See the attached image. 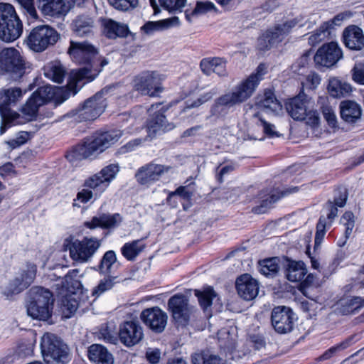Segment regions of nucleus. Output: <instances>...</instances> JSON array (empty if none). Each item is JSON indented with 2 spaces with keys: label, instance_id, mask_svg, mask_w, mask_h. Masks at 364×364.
<instances>
[{
  "label": "nucleus",
  "instance_id": "obj_1",
  "mask_svg": "<svg viewBox=\"0 0 364 364\" xmlns=\"http://www.w3.org/2000/svg\"><path fill=\"white\" fill-rule=\"evenodd\" d=\"M53 87L48 85L40 87L26 101L21 108L24 120L21 119L19 114L11 112L8 107L16 104L23 96L21 89L10 87L0 92V113L1 115V126L0 132L3 134L6 128L12 125L23 124L26 121L36 119L38 108L50 101L53 97Z\"/></svg>",
  "mask_w": 364,
  "mask_h": 364
},
{
  "label": "nucleus",
  "instance_id": "obj_2",
  "mask_svg": "<svg viewBox=\"0 0 364 364\" xmlns=\"http://www.w3.org/2000/svg\"><path fill=\"white\" fill-rule=\"evenodd\" d=\"M73 61L85 66L73 73L72 80L78 83L83 80L86 82L93 80L100 73L95 59L97 49L87 41L75 42L71 41L68 51Z\"/></svg>",
  "mask_w": 364,
  "mask_h": 364
},
{
  "label": "nucleus",
  "instance_id": "obj_3",
  "mask_svg": "<svg viewBox=\"0 0 364 364\" xmlns=\"http://www.w3.org/2000/svg\"><path fill=\"white\" fill-rule=\"evenodd\" d=\"M122 136L119 130L95 133L85 139L82 144L76 146L73 151L68 154L67 158L71 162L95 157L112 144H115Z\"/></svg>",
  "mask_w": 364,
  "mask_h": 364
},
{
  "label": "nucleus",
  "instance_id": "obj_4",
  "mask_svg": "<svg viewBox=\"0 0 364 364\" xmlns=\"http://www.w3.org/2000/svg\"><path fill=\"white\" fill-rule=\"evenodd\" d=\"M266 66L260 64L255 73L237 85L234 90L218 97L214 109L231 108L247 100L255 92L262 76L266 73Z\"/></svg>",
  "mask_w": 364,
  "mask_h": 364
},
{
  "label": "nucleus",
  "instance_id": "obj_5",
  "mask_svg": "<svg viewBox=\"0 0 364 364\" xmlns=\"http://www.w3.org/2000/svg\"><path fill=\"white\" fill-rule=\"evenodd\" d=\"M285 109L294 120H306L308 125L315 127L319 123V114L314 108V103L306 95L299 94L288 100L285 103Z\"/></svg>",
  "mask_w": 364,
  "mask_h": 364
},
{
  "label": "nucleus",
  "instance_id": "obj_6",
  "mask_svg": "<svg viewBox=\"0 0 364 364\" xmlns=\"http://www.w3.org/2000/svg\"><path fill=\"white\" fill-rule=\"evenodd\" d=\"M23 32V24L14 7L8 3H0V38L5 42H12L18 38Z\"/></svg>",
  "mask_w": 364,
  "mask_h": 364
},
{
  "label": "nucleus",
  "instance_id": "obj_7",
  "mask_svg": "<svg viewBox=\"0 0 364 364\" xmlns=\"http://www.w3.org/2000/svg\"><path fill=\"white\" fill-rule=\"evenodd\" d=\"M41 353L44 361L53 364H63L68 360V348L60 338L46 333L41 341Z\"/></svg>",
  "mask_w": 364,
  "mask_h": 364
},
{
  "label": "nucleus",
  "instance_id": "obj_8",
  "mask_svg": "<svg viewBox=\"0 0 364 364\" xmlns=\"http://www.w3.org/2000/svg\"><path fill=\"white\" fill-rule=\"evenodd\" d=\"M0 70L14 80L24 75L25 60L17 49L5 48L0 50Z\"/></svg>",
  "mask_w": 364,
  "mask_h": 364
},
{
  "label": "nucleus",
  "instance_id": "obj_9",
  "mask_svg": "<svg viewBox=\"0 0 364 364\" xmlns=\"http://www.w3.org/2000/svg\"><path fill=\"white\" fill-rule=\"evenodd\" d=\"M101 246V241L94 237H84L82 240L71 239L68 243L70 258L78 263L89 262Z\"/></svg>",
  "mask_w": 364,
  "mask_h": 364
},
{
  "label": "nucleus",
  "instance_id": "obj_10",
  "mask_svg": "<svg viewBox=\"0 0 364 364\" xmlns=\"http://www.w3.org/2000/svg\"><path fill=\"white\" fill-rule=\"evenodd\" d=\"M58 33L47 25L33 28L26 39L30 49L35 52H42L48 46L54 45L58 40Z\"/></svg>",
  "mask_w": 364,
  "mask_h": 364
},
{
  "label": "nucleus",
  "instance_id": "obj_11",
  "mask_svg": "<svg viewBox=\"0 0 364 364\" xmlns=\"http://www.w3.org/2000/svg\"><path fill=\"white\" fill-rule=\"evenodd\" d=\"M163 80V75L158 72L145 70L134 77L133 86L135 90L143 95L155 97L163 90L161 86Z\"/></svg>",
  "mask_w": 364,
  "mask_h": 364
},
{
  "label": "nucleus",
  "instance_id": "obj_12",
  "mask_svg": "<svg viewBox=\"0 0 364 364\" xmlns=\"http://www.w3.org/2000/svg\"><path fill=\"white\" fill-rule=\"evenodd\" d=\"M188 302V298L183 294H176L168 300V310L175 322L179 325H187L194 311V307Z\"/></svg>",
  "mask_w": 364,
  "mask_h": 364
},
{
  "label": "nucleus",
  "instance_id": "obj_13",
  "mask_svg": "<svg viewBox=\"0 0 364 364\" xmlns=\"http://www.w3.org/2000/svg\"><path fill=\"white\" fill-rule=\"evenodd\" d=\"M166 111V109L161 107V103L152 105L148 109L149 117L146 122V129L148 136L151 139L154 138L157 134L173 129V124L168 123L166 120L164 115Z\"/></svg>",
  "mask_w": 364,
  "mask_h": 364
},
{
  "label": "nucleus",
  "instance_id": "obj_14",
  "mask_svg": "<svg viewBox=\"0 0 364 364\" xmlns=\"http://www.w3.org/2000/svg\"><path fill=\"white\" fill-rule=\"evenodd\" d=\"M119 172L117 164H109L103 168L100 172L87 178L84 186L95 191V195L100 196L109 186L111 181Z\"/></svg>",
  "mask_w": 364,
  "mask_h": 364
},
{
  "label": "nucleus",
  "instance_id": "obj_15",
  "mask_svg": "<svg viewBox=\"0 0 364 364\" xmlns=\"http://www.w3.org/2000/svg\"><path fill=\"white\" fill-rule=\"evenodd\" d=\"M85 0H37L39 10L45 16L59 18L65 16L75 4L78 6Z\"/></svg>",
  "mask_w": 364,
  "mask_h": 364
},
{
  "label": "nucleus",
  "instance_id": "obj_16",
  "mask_svg": "<svg viewBox=\"0 0 364 364\" xmlns=\"http://www.w3.org/2000/svg\"><path fill=\"white\" fill-rule=\"evenodd\" d=\"M139 317L143 323L155 333H161L167 326L168 315L158 306L144 309Z\"/></svg>",
  "mask_w": 364,
  "mask_h": 364
},
{
  "label": "nucleus",
  "instance_id": "obj_17",
  "mask_svg": "<svg viewBox=\"0 0 364 364\" xmlns=\"http://www.w3.org/2000/svg\"><path fill=\"white\" fill-rule=\"evenodd\" d=\"M36 266L28 264L26 269L23 270L9 282L3 294L9 297L21 293L31 284L36 277Z\"/></svg>",
  "mask_w": 364,
  "mask_h": 364
},
{
  "label": "nucleus",
  "instance_id": "obj_18",
  "mask_svg": "<svg viewBox=\"0 0 364 364\" xmlns=\"http://www.w3.org/2000/svg\"><path fill=\"white\" fill-rule=\"evenodd\" d=\"M271 321L277 333H287L291 331L294 327V313L290 308L284 306L274 307L272 311Z\"/></svg>",
  "mask_w": 364,
  "mask_h": 364
},
{
  "label": "nucleus",
  "instance_id": "obj_19",
  "mask_svg": "<svg viewBox=\"0 0 364 364\" xmlns=\"http://www.w3.org/2000/svg\"><path fill=\"white\" fill-rule=\"evenodd\" d=\"M119 339L127 347H132L144 338V329L137 321L123 322L119 329Z\"/></svg>",
  "mask_w": 364,
  "mask_h": 364
},
{
  "label": "nucleus",
  "instance_id": "obj_20",
  "mask_svg": "<svg viewBox=\"0 0 364 364\" xmlns=\"http://www.w3.org/2000/svg\"><path fill=\"white\" fill-rule=\"evenodd\" d=\"M106 106L102 92H98L87 99L78 109V117L80 120H94L105 111Z\"/></svg>",
  "mask_w": 364,
  "mask_h": 364
},
{
  "label": "nucleus",
  "instance_id": "obj_21",
  "mask_svg": "<svg viewBox=\"0 0 364 364\" xmlns=\"http://www.w3.org/2000/svg\"><path fill=\"white\" fill-rule=\"evenodd\" d=\"M235 288L240 298L245 301H252L258 295L259 283L251 274L245 273L237 277Z\"/></svg>",
  "mask_w": 364,
  "mask_h": 364
},
{
  "label": "nucleus",
  "instance_id": "obj_22",
  "mask_svg": "<svg viewBox=\"0 0 364 364\" xmlns=\"http://www.w3.org/2000/svg\"><path fill=\"white\" fill-rule=\"evenodd\" d=\"M343 57V53L336 42L324 44L316 52L314 61L324 67H331Z\"/></svg>",
  "mask_w": 364,
  "mask_h": 364
},
{
  "label": "nucleus",
  "instance_id": "obj_23",
  "mask_svg": "<svg viewBox=\"0 0 364 364\" xmlns=\"http://www.w3.org/2000/svg\"><path fill=\"white\" fill-rule=\"evenodd\" d=\"M170 166L161 164L149 163L141 166L136 173V181L141 185H149L159 179L164 173L168 171Z\"/></svg>",
  "mask_w": 364,
  "mask_h": 364
},
{
  "label": "nucleus",
  "instance_id": "obj_24",
  "mask_svg": "<svg viewBox=\"0 0 364 364\" xmlns=\"http://www.w3.org/2000/svg\"><path fill=\"white\" fill-rule=\"evenodd\" d=\"M343 41L345 46L350 50H361L364 48L363 31L355 25L349 26L344 29Z\"/></svg>",
  "mask_w": 364,
  "mask_h": 364
},
{
  "label": "nucleus",
  "instance_id": "obj_25",
  "mask_svg": "<svg viewBox=\"0 0 364 364\" xmlns=\"http://www.w3.org/2000/svg\"><path fill=\"white\" fill-rule=\"evenodd\" d=\"M255 107L261 112L274 114L279 112L282 107L274 92L270 90H266L262 95L257 97Z\"/></svg>",
  "mask_w": 364,
  "mask_h": 364
},
{
  "label": "nucleus",
  "instance_id": "obj_26",
  "mask_svg": "<svg viewBox=\"0 0 364 364\" xmlns=\"http://www.w3.org/2000/svg\"><path fill=\"white\" fill-rule=\"evenodd\" d=\"M299 21L297 18L289 19L281 24L276 25L272 29L267 31V37L272 44L277 45L282 42L291 31Z\"/></svg>",
  "mask_w": 364,
  "mask_h": 364
},
{
  "label": "nucleus",
  "instance_id": "obj_27",
  "mask_svg": "<svg viewBox=\"0 0 364 364\" xmlns=\"http://www.w3.org/2000/svg\"><path fill=\"white\" fill-rule=\"evenodd\" d=\"M327 208L328 209V213L327 214V219L329 220L328 223L326 222V218L324 217H321L319 218L318 223L316 225V232L315 235V242H314V248L317 249L323 240L325 233H326V227L330 226L333 220L336 217L338 213L337 206L333 204L332 202L329 201L327 203Z\"/></svg>",
  "mask_w": 364,
  "mask_h": 364
},
{
  "label": "nucleus",
  "instance_id": "obj_28",
  "mask_svg": "<svg viewBox=\"0 0 364 364\" xmlns=\"http://www.w3.org/2000/svg\"><path fill=\"white\" fill-rule=\"evenodd\" d=\"M284 268L287 279L291 282L301 281L307 273L306 267L302 261H294L287 258Z\"/></svg>",
  "mask_w": 364,
  "mask_h": 364
},
{
  "label": "nucleus",
  "instance_id": "obj_29",
  "mask_svg": "<svg viewBox=\"0 0 364 364\" xmlns=\"http://www.w3.org/2000/svg\"><path fill=\"white\" fill-rule=\"evenodd\" d=\"M87 356L95 364H114L112 355L100 344L91 345L87 350Z\"/></svg>",
  "mask_w": 364,
  "mask_h": 364
},
{
  "label": "nucleus",
  "instance_id": "obj_30",
  "mask_svg": "<svg viewBox=\"0 0 364 364\" xmlns=\"http://www.w3.org/2000/svg\"><path fill=\"white\" fill-rule=\"evenodd\" d=\"M297 191L296 187L287 189L279 196L272 192L263 191L259 193V198L262 199L261 204L253 208L252 211L256 214H263L267 211L272 204L277 201L281 196L289 194Z\"/></svg>",
  "mask_w": 364,
  "mask_h": 364
},
{
  "label": "nucleus",
  "instance_id": "obj_31",
  "mask_svg": "<svg viewBox=\"0 0 364 364\" xmlns=\"http://www.w3.org/2000/svg\"><path fill=\"white\" fill-rule=\"evenodd\" d=\"M364 307V298L361 296H348L340 300L338 310L342 315H350L358 312Z\"/></svg>",
  "mask_w": 364,
  "mask_h": 364
},
{
  "label": "nucleus",
  "instance_id": "obj_32",
  "mask_svg": "<svg viewBox=\"0 0 364 364\" xmlns=\"http://www.w3.org/2000/svg\"><path fill=\"white\" fill-rule=\"evenodd\" d=\"M53 294L48 289L41 287H32L27 294V304H40L41 305L53 304Z\"/></svg>",
  "mask_w": 364,
  "mask_h": 364
},
{
  "label": "nucleus",
  "instance_id": "obj_33",
  "mask_svg": "<svg viewBox=\"0 0 364 364\" xmlns=\"http://www.w3.org/2000/svg\"><path fill=\"white\" fill-rule=\"evenodd\" d=\"M121 221L122 217L118 213L114 215L102 214L99 217H93L91 221L86 222L85 226L90 229L97 227L111 228L119 225Z\"/></svg>",
  "mask_w": 364,
  "mask_h": 364
},
{
  "label": "nucleus",
  "instance_id": "obj_34",
  "mask_svg": "<svg viewBox=\"0 0 364 364\" xmlns=\"http://www.w3.org/2000/svg\"><path fill=\"white\" fill-rule=\"evenodd\" d=\"M341 116L346 122L353 123L361 116L360 106L353 101H343L341 103Z\"/></svg>",
  "mask_w": 364,
  "mask_h": 364
},
{
  "label": "nucleus",
  "instance_id": "obj_35",
  "mask_svg": "<svg viewBox=\"0 0 364 364\" xmlns=\"http://www.w3.org/2000/svg\"><path fill=\"white\" fill-rule=\"evenodd\" d=\"M328 91L332 97L341 98L348 95L352 92V86L334 77L329 79Z\"/></svg>",
  "mask_w": 364,
  "mask_h": 364
},
{
  "label": "nucleus",
  "instance_id": "obj_36",
  "mask_svg": "<svg viewBox=\"0 0 364 364\" xmlns=\"http://www.w3.org/2000/svg\"><path fill=\"white\" fill-rule=\"evenodd\" d=\"M94 21L88 16H77L72 23V29L77 36H88L92 31Z\"/></svg>",
  "mask_w": 364,
  "mask_h": 364
},
{
  "label": "nucleus",
  "instance_id": "obj_37",
  "mask_svg": "<svg viewBox=\"0 0 364 364\" xmlns=\"http://www.w3.org/2000/svg\"><path fill=\"white\" fill-rule=\"evenodd\" d=\"M104 27L105 35L109 38L125 37L128 33V28L126 25L112 19L105 20Z\"/></svg>",
  "mask_w": 364,
  "mask_h": 364
},
{
  "label": "nucleus",
  "instance_id": "obj_38",
  "mask_svg": "<svg viewBox=\"0 0 364 364\" xmlns=\"http://www.w3.org/2000/svg\"><path fill=\"white\" fill-rule=\"evenodd\" d=\"M178 23V19L176 17L158 21H149L146 23L141 29L144 33L151 35L156 31L168 29L174 23L177 24Z\"/></svg>",
  "mask_w": 364,
  "mask_h": 364
},
{
  "label": "nucleus",
  "instance_id": "obj_39",
  "mask_svg": "<svg viewBox=\"0 0 364 364\" xmlns=\"http://www.w3.org/2000/svg\"><path fill=\"white\" fill-rule=\"evenodd\" d=\"M145 244L142 240H136L125 243L121 248L122 255L129 261H134L144 250Z\"/></svg>",
  "mask_w": 364,
  "mask_h": 364
},
{
  "label": "nucleus",
  "instance_id": "obj_40",
  "mask_svg": "<svg viewBox=\"0 0 364 364\" xmlns=\"http://www.w3.org/2000/svg\"><path fill=\"white\" fill-rule=\"evenodd\" d=\"M206 314L209 311L211 314L218 313L223 310V305L220 301L218 294L214 291L213 287H206ZM212 314L209 316V318Z\"/></svg>",
  "mask_w": 364,
  "mask_h": 364
},
{
  "label": "nucleus",
  "instance_id": "obj_41",
  "mask_svg": "<svg viewBox=\"0 0 364 364\" xmlns=\"http://www.w3.org/2000/svg\"><path fill=\"white\" fill-rule=\"evenodd\" d=\"M211 73H215L220 77L226 76V61L218 57L206 58V75Z\"/></svg>",
  "mask_w": 364,
  "mask_h": 364
},
{
  "label": "nucleus",
  "instance_id": "obj_42",
  "mask_svg": "<svg viewBox=\"0 0 364 364\" xmlns=\"http://www.w3.org/2000/svg\"><path fill=\"white\" fill-rule=\"evenodd\" d=\"M78 295L75 293L64 296L61 300V309L64 316L70 318L79 307Z\"/></svg>",
  "mask_w": 364,
  "mask_h": 364
},
{
  "label": "nucleus",
  "instance_id": "obj_43",
  "mask_svg": "<svg viewBox=\"0 0 364 364\" xmlns=\"http://www.w3.org/2000/svg\"><path fill=\"white\" fill-rule=\"evenodd\" d=\"M279 259L278 257H272L263 259L259 262V272L266 277H274L279 272Z\"/></svg>",
  "mask_w": 364,
  "mask_h": 364
},
{
  "label": "nucleus",
  "instance_id": "obj_44",
  "mask_svg": "<svg viewBox=\"0 0 364 364\" xmlns=\"http://www.w3.org/2000/svg\"><path fill=\"white\" fill-rule=\"evenodd\" d=\"M28 315L33 318L46 321L50 316L49 305H41L40 304H27Z\"/></svg>",
  "mask_w": 364,
  "mask_h": 364
},
{
  "label": "nucleus",
  "instance_id": "obj_45",
  "mask_svg": "<svg viewBox=\"0 0 364 364\" xmlns=\"http://www.w3.org/2000/svg\"><path fill=\"white\" fill-rule=\"evenodd\" d=\"M44 75L53 82L61 83L65 77V70L59 63H52L45 68Z\"/></svg>",
  "mask_w": 364,
  "mask_h": 364
},
{
  "label": "nucleus",
  "instance_id": "obj_46",
  "mask_svg": "<svg viewBox=\"0 0 364 364\" xmlns=\"http://www.w3.org/2000/svg\"><path fill=\"white\" fill-rule=\"evenodd\" d=\"M116 262L117 256L115 252L113 250L107 251L101 259L98 266V271L100 274H111L112 267Z\"/></svg>",
  "mask_w": 364,
  "mask_h": 364
},
{
  "label": "nucleus",
  "instance_id": "obj_47",
  "mask_svg": "<svg viewBox=\"0 0 364 364\" xmlns=\"http://www.w3.org/2000/svg\"><path fill=\"white\" fill-rule=\"evenodd\" d=\"M215 331H217L218 342L221 348L228 350L235 348V341L228 330L215 328Z\"/></svg>",
  "mask_w": 364,
  "mask_h": 364
},
{
  "label": "nucleus",
  "instance_id": "obj_48",
  "mask_svg": "<svg viewBox=\"0 0 364 364\" xmlns=\"http://www.w3.org/2000/svg\"><path fill=\"white\" fill-rule=\"evenodd\" d=\"M330 24L328 22L323 23L310 37L309 41L311 43H318L326 38L331 34Z\"/></svg>",
  "mask_w": 364,
  "mask_h": 364
},
{
  "label": "nucleus",
  "instance_id": "obj_49",
  "mask_svg": "<svg viewBox=\"0 0 364 364\" xmlns=\"http://www.w3.org/2000/svg\"><path fill=\"white\" fill-rule=\"evenodd\" d=\"M99 338L110 343H116L117 338L114 331V326L110 323H104L99 331Z\"/></svg>",
  "mask_w": 364,
  "mask_h": 364
},
{
  "label": "nucleus",
  "instance_id": "obj_50",
  "mask_svg": "<svg viewBox=\"0 0 364 364\" xmlns=\"http://www.w3.org/2000/svg\"><path fill=\"white\" fill-rule=\"evenodd\" d=\"M114 277H107L99 282L92 291V295L98 297L107 291L112 289L114 285Z\"/></svg>",
  "mask_w": 364,
  "mask_h": 364
},
{
  "label": "nucleus",
  "instance_id": "obj_51",
  "mask_svg": "<svg viewBox=\"0 0 364 364\" xmlns=\"http://www.w3.org/2000/svg\"><path fill=\"white\" fill-rule=\"evenodd\" d=\"M109 4L115 9L128 11L139 6V0H108Z\"/></svg>",
  "mask_w": 364,
  "mask_h": 364
},
{
  "label": "nucleus",
  "instance_id": "obj_52",
  "mask_svg": "<svg viewBox=\"0 0 364 364\" xmlns=\"http://www.w3.org/2000/svg\"><path fill=\"white\" fill-rule=\"evenodd\" d=\"M341 223L346 228L345 237H346V239H348L352 234L353 230L355 227V220H354L353 213L351 212H346L343 215V216L341 219Z\"/></svg>",
  "mask_w": 364,
  "mask_h": 364
},
{
  "label": "nucleus",
  "instance_id": "obj_53",
  "mask_svg": "<svg viewBox=\"0 0 364 364\" xmlns=\"http://www.w3.org/2000/svg\"><path fill=\"white\" fill-rule=\"evenodd\" d=\"M352 80L360 85H364V63H355L351 70Z\"/></svg>",
  "mask_w": 364,
  "mask_h": 364
},
{
  "label": "nucleus",
  "instance_id": "obj_54",
  "mask_svg": "<svg viewBox=\"0 0 364 364\" xmlns=\"http://www.w3.org/2000/svg\"><path fill=\"white\" fill-rule=\"evenodd\" d=\"M236 168V164L231 162L227 164H220L218 166L216 170V179L219 183L223 181V178L225 176L232 172Z\"/></svg>",
  "mask_w": 364,
  "mask_h": 364
},
{
  "label": "nucleus",
  "instance_id": "obj_55",
  "mask_svg": "<svg viewBox=\"0 0 364 364\" xmlns=\"http://www.w3.org/2000/svg\"><path fill=\"white\" fill-rule=\"evenodd\" d=\"M159 2L164 9L173 11L184 7L186 0H159Z\"/></svg>",
  "mask_w": 364,
  "mask_h": 364
},
{
  "label": "nucleus",
  "instance_id": "obj_56",
  "mask_svg": "<svg viewBox=\"0 0 364 364\" xmlns=\"http://www.w3.org/2000/svg\"><path fill=\"white\" fill-rule=\"evenodd\" d=\"M25 9L27 14L33 19H37L38 16L34 6V0H17Z\"/></svg>",
  "mask_w": 364,
  "mask_h": 364
},
{
  "label": "nucleus",
  "instance_id": "obj_57",
  "mask_svg": "<svg viewBox=\"0 0 364 364\" xmlns=\"http://www.w3.org/2000/svg\"><path fill=\"white\" fill-rule=\"evenodd\" d=\"M349 341L350 340H346L336 346L330 348L319 357V360H325L331 358L338 350L346 348L349 346Z\"/></svg>",
  "mask_w": 364,
  "mask_h": 364
},
{
  "label": "nucleus",
  "instance_id": "obj_58",
  "mask_svg": "<svg viewBox=\"0 0 364 364\" xmlns=\"http://www.w3.org/2000/svg\"><path fill=\"white\" fill-rule=\"evenodd\" d=\"M175 196H179L183 199H189L192 196V192L187 188V186H180L175 191L171 192L168 196V202H171V199Z\"/></svg>",
  "mask_w": 364,
  "mask_h": 364
},
{
  "label": "nucleus",
  "instance_id": "obj_59",
  "mask_svg": "<svg viewBox=\"0 0 364 364\" xmlns=\"http://www.w3.org/2000/svg\"><path fill=\"white\" fill-rule=\"evenodd\" d=\"M299 290L307 298L317 301L319 297V288L318 287H309L307 288L300 287Z\"/></svg>",
  "mask_w": 364,
  "mask_h": 364
},
{
  "label": "nucleus",
  "instance_id": "obj_60",
  "mask_svg": "<svg viewBox=\"0 0 364 364\" xmlns=\"http://www.w3.org/2000/svg\"><path fill=\"white\" fill-rule=\"evenodd\" d=\"M93 197V193L92 191L88 190L87 188H83L82 191H79L77 194V198L74 200L73 206L80 207L76 203V200L80 201L82 203H87Z\"/></svg>",
  "mask_w": 364,
  "mask_h": 364
},
{
  "label": "nucleus",
  "instance_id": "obj_61",
  "mask_svg": "<svg viewBox=\"0 0 364 364\" xmlns=\"http://www.w3.org/2000/svg\"><path fill=\"white\" fill-rule=\"evenodd\" d=\"M348 198V193L345 188H340L337 190L336 196L334 198V203L336 206L343 207Z\"/></svg>",
  "mask_w": 364,
  "mask_h": 364
},
{
  "label": "nucleus",
  "instance_id": "obj_62",
  "mask_svg": "<svg viewBox=\"0 0 364 364\" xmlns=\"http://www.w3.org/2000/svg\"><path fill=\"white\" fill-rule=\"evenodd\" d=\"M308 65V56L302 55L298 60L292 65V69L294 73L301 74V70H304Z\"/></svg>",
  "mask_w": 364,
  "mask_h": 364
},
{
  "label": "nucleus",
  "instance_id": "obj_63",
  "mask_svg": "<svg viewBox=\"0 0 364 364\" xmlns=\"http://www.w3.org/2000/svg\"><path fill=\"white\" fill-rule=\"evenodd\" d=\"M249 341L252 344L253 347L256 350H259L265 346V341L263 337L259 335H250L249 337Z\"/></svg>",
  "mask_w": 364,
  "mask_h": 364
},
{
  "label": "nucleus",
  "instance_id": "obj_64",
  "mask_svg": "<svg viewBox=\"0 0 364 364\" xmlns=\"http://www.w3.org/2000/svg\"><path fill=\"white\" fill-rule=\"evenodd\" d=\"M274 46L275 44H272L269 41V38L267 37V32H266L264 34H263L261 37L258 38L257 47L261 50L269 49L271 47Z\"/></svg>",
  "mask_w": 364,
  "mask_h": 364
}]
</instances>
